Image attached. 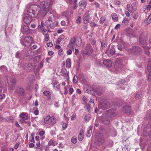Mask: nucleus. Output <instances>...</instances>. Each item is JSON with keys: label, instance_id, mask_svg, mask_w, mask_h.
<instances>
[{"label": "nucleus", "instance_id": "13d9d810", "mask_svg": "<svg viewBox=\"0 0 151 151\" xmlns=\"http://www.w3.org/2000/svg\"><path fill=\"white\" fill-rule=\"evenodd\" d=\"M54 144V142L53 140H50L48 143L49 145H53Z\"/></svg>", "mask_w": 151, "mask_h": 151}, {"label": "nucleus", "instance_id": "4c0bfd02", "mask_svg": "<svg viewBox=\"0 0 151 151\" xmlns=\"http://www.w3.org/2000/svg\"><path fill=\"white\" fill-rule=\"evenodd\" d=\"M142 96V95L141 94V93L138 92V93H136L135 95V97L136 98L139 99L141 98Z\"/></svg>", "mask_w": 151, "mask_h": 151}, {"label": "nucleus", "instance_id": "ea45409f", "mask_svg": "<svg viewBox=\"0 0 151 151\" xmlns=\"http://www.w3.org/2000/svg\"><path fill=\"white\" fill-rule=\"evenodd\" d=\"M81 20V18L80 17H78L77 19L76 20V23L78 24H79Z\"/></svg>", "mask_w": 151, "mask_h": 151}, {"label": "nucleus", "instance_id": "c756f323", "mask_svg": "<svg viewBox=\"0 0 151 151\" xmlns=\"http://www.w3.org/2000/svg\"><path fill=\"white\" fill-rule=\"evenodd\" d=\"M56 119L55 118V117L53 116H51L50 118V123L49 125H53L55 124L56 122Z\"/></svg>", "mask_w": 151, "mask_h": 151}, {"label": "nucleus", "instance_id": "4be33fe9", "mask_svg": "<svg viewBox=\"0 0 151 151\" xmlns=\"http://www.w3.org/2000/svg\"><path fill=\"white\" fill-rule=\"evenodd\" d=\"M87 5V3L84 0H81L79 3V6L80 8L85 9Z\"/></svg>", "mask_w": 151, "mask_h": 151}, {"label": "nucleus", "instance_id": "864d4df0", "mask_svg": "<svg viewBox=\"0 0 151 151\" xmlns=\"http://www.w3.org/2000/svg\"><path fill=\"white\" fill-rule=\"evenodd\" d=\"M68 124L66 123H64L62 124V128L63 129H66L67 127Z\"/></svg>", "mask_w": 151, "mask_h": 151}, {"label": "nucleus", "instance_id": "412c9836", "mask_svg": "<svg viewBox=\"0 0 151 151\" xmlns=\"http://www.w3.org/2000/svg\"><path fill=\"white\" fill-rule=\"evenodd\" d=\"M131 110V107L129 106H126L123 107V111L125 113H129Z\"/></svg>", "mask_w": 151, "mask_h": 151}, {"label": "nucleus", "instance_id": "7c9ffc66", "mask_svg": "<svg viewBox=\"0 0 151 151\" xmlns=\"http://www.w3.org/2000/svg\"><path fill=\"white\" fill-rule=\"evenodd\" d=\"M147 69L148 70H150L151 71V59H149L147 63Z\"/></svg>", "mask_w": 151, "mask_h": 151}, {"label": "nucleus", "instance_id": "473e14b6", "mask_svg": "<svg viewBox=\"0 0 151 151\" xmlns=\"http://www.w3.org/2000/svg\"><path fill=\"white\" fill-rule=\"evenodd\" d=\"M54 88H56V89H58L59 88L60 85L58 82H55V83L53 86Z\"/></svg>", "mask_w": 151, "mask_h": 151}, {"label": "nucleus", "instance_id": "6e6d98bb", "mask_svg": "<svg viewBox=\"0 0 151 151\" xmlns=\"http://www.w3.org/2000/svg\"><path fill=\"white\" fill-rule=\"evenodd\" d=\"M7 120V119L5 118H4L1 116H0V121H1L6 122Z\"/></svg>", "mask_w": 151, "mask_h": 151}, {"label": "nucleus", "instance_id": "393cba45", "mask_svg": "<svg viewBox=\"0 0 151 151\" xmlns=\"http://www.w3.org/2000/svg\"><path fill=\"white\" fill-rule=\"evenodd\" d=\"M68 73L69 72L65 69H63L62 71L61 75L63 76H65L66 78L65 79L68 80L69 77Z\"/></svg>", "mask_w": 151, "mask_h": 151}, {"label": "nucleus", "instance_id": "338daca9", "mask_svg": "<svg viewBox=\"0 0 151 151\" xmlns=\"http://www.w3.org/2000/svg\"><path fill=\"white\" fill-rule=\"evenodd\" d=\"M5 95L4 94H3L0 95V100L3 99L5 97Z\"/></svg>", "mask_w": 151, "mask_h": 151}, {"label": "nucleus", "instance_id": "e2e57ef3", "mask_svg": "<svg viewBox=\"0 0 151 151\" xmlns=\"http://www.w3.org/2000/svg\"><path fill=\"white\" fill-rule=\"evenodd\" d=\"M47 45L49 47H51L53 46V44L52 42H50L47 43Z\"/></svg>", "mask_w": 151, "mask_h": 151}, {"label": "nucleus", "instance_id": "423d86ee", "mask_svg": "<svg viewBox=\"0 0 151 151\" xmlns=\"http://www.w3.org/2000/svg\"><path fill=\"white\" fill-rule=\"evenodd\" d=\"M7 81L8 86L9 88L11 89H14L17 83V81L14 77L12 76L9 78Z\"/></svg>", "mask_w": 151, "mask_h": 151}, {"label": "nucleus", "instance_id": "9b49d317", "mask_svg": "<svg viewBox=\"0 0 151 151\" xmlns=\"http://www.w3.org/2000/svg\"><path fill=\"white\" fill-rule=\"evenodd\" d=\"M85 49L84 53L86 55L88 56L90 55L93 51L91 46L89 44L86 45V46L85 47Z\"/></svg>", "mask_w": 151, "mask_h": 151}, {"label": "nucleus", "instance_id": "6e6552de", "mask_svg": "<svg viewBox=\"0 0 151 151\" xmlns=\"http://www.w3.org/2000/svg\"><path fill=\"white\" fill-rule=\"evenodd\" d=\"M147 33L145 32L142 33L139 37L140 43L142 45H145L147 42Z\"/></svg>", "mask_w": 151, "mask_h": 151}, {"label": "nucleus", "instance_id": "20e7f679", "mask_svg": "<svg viewBox=\"0 0 151 151\" xmlns=\"http://www.w3.org/2000/svg\"><path fill=\"white\" fill-rule=\"evenodd\" d=\"M142 51L141 48L138 46H133L132 48L128 50V52L131 55L137 56L142 52Z\"/></svg>", "mask_w": 151, "mask_h": 151}, {"label": "nucleus", "instance_id": "49530a36", "mask_svg": "<svg viewBox=\"0 0 151 151\" xmlns=\"http://www.w3.org/2000/svg\"><path fill=\"white\" fill-rule=\"evenodd\" d=\"M101 47L102 49L105 47L106 46V42L105 41L101 42Z\"/></svg>", "mask_w": 151, "mask_h": 151}, {"label": "nucleus", "instance_id": "a878e982", "mask_svg": "<svg viewBox=\"0 0 151 151\" xmlns=\"http://www.w3.org/2000/svg\"><path fill=\"white\" fill-rule=\"evenodd\" d=\"M127 9L131 13H133L134 12V9L133 6L130 4H127Z\"/></svg>", "mask_w": 151, "mask_h": 151}, {"label": "nucleus", "instance_id": "f03ea898", "mask_svg": "<svg viewBox=\"0 0 151 151\" xmlns=\"http://www.w3.org/2000/svg\"><path fill=\"white\" fill-rule=\"evenodd\" d=\"M117 114V111L116 110L113 109L108 110L105 114H103L101 121L105 124H108L111 118L116 116Z\"/></svg>", "mask_w": 151, "mask_h": 151}, {"label": "nucleus", "instance_id": "a19ab883", "mask_svg": "<svg viewBox=\"0 0 151 151\" xmlns=\"http://www.w3.org/2000/svg\"><path fill=\"white\" fill-rule=\"evenodd\" d=\"M21 55V52L20 51H18L17 52L16 54V57L17 58H20Z\"/></svg>", "mask_w": 151, "mask_h": 151}, {"label": "nucleus", "instance_id": "bb28decb", "mask_svg": "<svg viewBox=\"0 0 151 151\" xmlns=\"http://www.w3.org/2000/svg\"><path fill=\"white\" fill-rule=\"evenodd\" d=\"M143 47L145 50V53L147 55H149L150 54V52L149 51V50L150 48V47L145 46H143Z\"/></svg>", "mask_w": 151, "mask_h": 151}, {"label": "nucleus", "instance_id": "7ed1b4c3", "mask_svg": "<svg viewBox=\"0 0 151 151\" xmlns=\"http://www.w3.org/2000/svg\"><path fill=\"white\" fill-rule=\"evenodd\" d=\"M128 59L127 57H120L116 59L115 61V68L117 70H119L123 67L122 63L126 62V61Z\"/></svg>", "mask_w": 151, "mask_h": 151}, {"label": "nucleus", "instance_id": "39448f33", "mask_svg": "<svg viewBox=\"0 0 151 151\" xmlns=\"http://www.w3.org/2000/svg\"><path fill=\"white\" fill-rule=\"evenodd\" d=\"M20 41L22 45L25 47H29L32 43V38L30 37H26L24 39H22Z\"/></svg>", "mask_w": 151, "mask_h": 151}, {"label": "nucleus", "instance_id": "9d476101", "mask_svg": "<svg viewBox=\"0 0 151 151\" xmlns=\"http://www.w3.org/2000/svg\"><path fill=\"white\" fill-rule=\"evenodd\" d=\"M99 106L102 109L105 110L109 108V102L107 101H101Z\"/></svg>", "mask_w": 151, "mask_h": 151}, {"label": "nucleus", "instance_id": "a18cd8bd", "mask_svg": "<svg viewBox=\"0 0 151 151\" xmlns=\"http://www.w3.org/2000/svg\"><path fill=\"white\" fill-rule=\"evenodd\" d=\"M6 67L4 65H2L0 67V70L2 71H4L6 70Z\"/></svg>", "mask_w": 151, "mask_h": 151}, {"label": "nucleus", "instance_id": "b1692460", "mask_svg": "<svg viewBox=\"0 0 151 151\" xmlns=\"http://www.w3.org/2000/svg\"><path fill=\"white\" fill-rule=\"evenodd\" d=\"M83 133V129H81L78 136V139L79 141H81L83 139L84 136Z\"/></svg>", "mask_w": 151, "mask_h": 151}, {"label": "nucleus", "instance_id": "0eeeda50", "mask_svg": "<svg viewBox=\"0 0 151 151\" xmlns=\"http://www.w3.org/2000/svg\"><path fill=\"white\" fill-rule=\"evenodd\" d=\"M104 142V136L99 134L95 139V142L98 145H102Z\"/></svg>", "mask_w": 151, "mask_h": 151}, {"label": "nucleus", "instance_id": "c9c22d12", "mask_svg": "<svg viewBox=\"0 0 151 151\" xmlns=\"http://www.w3.org/2000/svg\"><path fill=\"white\" fill-rule=\"evenodd\" d=\"M151 22V19L149 17L145 21V22L147 24H148Z\"/></svg>", "mask_w": 151, "mask_h": 151}, {"label": "nucleus", "instance_id": "aec40b11", "mask_svg": "<svg viewBox=\"0 0 151 151\" xmlns=\"http://www.w3.org/2000/svg\"><path fill=\"white\" fill-rule=\"evenodd\" d=\"M106 52L107 53H109V54H108V55L109 57L111 55H114L115 52V50L114 47H112L110 50H107Z\"/></svg>", "mask_w": 151, "mask_h": 151}, {"label": "nucleus", "instance_id": "2eb2a0df", "mask_svg": "<svg viewBox=\"0 0 151 151\" xmlns=\"http://www.w3.org/2000/svg\"><path fill=\"white\" fill-rule=\"evenodd\" d=\"M49 23L48 24V25L47 26V29L48 31L51 32V31L49 29V27L52 29H53L54 28L55 25L53 22L50 20L49 19H48V20H47L46 22V23Z\"/></svg>", "mask_w": 151, "mask_h": 151}, {"label": "nucleus", "instance_id": "69168bd1", "mask_svg": "<svg viewBox=\"0 0 151 151\" xmlns=\"http://www.w3.org/2000/svg\"><path fill=\"white\" fill-rule=\"evenodd\" d=\"M148 80L151 81V71L149 73L148 75Z\"/></svg>", "mask_w": 151, "mask_h": 151}, {"label": "nucleus", "instance_id": "f3484780", "mask_svg": "<svg viewBox=\"0 0 151 151\" xmlns=\"http://www.w3.org/2000/svg\"><path fill=\"white\" fill-rule=\"evenodd\" d=\"M89 11L86 12L83 17V20L84 23L86 24L89 22L88 18L89 17Z\"/></svg>", "mask_w": 151, "mask_h": 151}, {"label": "nucleus", "instance_id": "4468645a", "mask_svg": "<svg viewBox=\"0 0 151 151\" xmlns=\"http://www.w3.org/2000/svg\"><path fill=\"white\" fill-rule=\"evenodd\" d=\"M15 92L19 96H21L24 94V90L22 87L19 86L16 88Z\"/></svg>", "mask_w": 151, "mask_h": 151}, {"label": "nucleus", "instance_id": "c85d7f7f", "mask_svg": "<svg viewBox=\"0 0 151 151\" xmlns=\"http://www.w3.org/2000/svg\"><path fill=\"white\" fill-rule=\"evenodd\" d=\"M66 66L67 68H70L71 66V59L68 58L66 60Z\"/></svg>", "mask_w": 151, "mask_h": 151}, {"label": "nucleus", "instance_id": "774afa93", "mask_svg": "<svg viewBox=\"0 0 151 151\" xmlns=\"http://www.w3.org/2000/svg\"><path fill=\"white\" fill-rule=\"evenodd\" d=\"M62 41V40H60L59 38H58L56 42V44H60V42Z\"/></svg>", "mask_w": 151, "mask_h": 151}, {"label": "nucleus", "instance_id": "f8f14e48", "mask_svg": "<svg viewBox=\"0 0 151 151\" xmlns=\"http://www.w3.org/2000/svg\"><path fill=\"white\" fill-rule=\"evenodd\" d=\"M31 15L25 14L23 17V21L26 24H29L32 21Z\"/></svg>", "mask_w": 151, "mask_h": 151}, {"label": "nucleus", "instance_id": "bf43d9fd", "mask_svg": "<svg viewBox=\"0 0 151 151\" xmlns=\"http://www.w3.org/2000/svg\"><path fill=\"white\" fill-rule=\"evenodd\" d=\"M72 49H70L67 51V54L68 55H70L72 54Z\"/></svg>", "mask_w": 151, "mask_h": 151}, {"label": "nucleus", "instance_id": "ddd939ff", "mask_svg": "<svg viewBox=\"0 0 151 151\" xmlns=\"http://www.w3.org/2000/svg\"><path fill=\"white\" fill-rule=\"evenodd\" d=\"M94 101L91 99H90L88 103L87 104H86L85 107L86 110L89 112L90 109H92L94 107Z\"/></svg>", "mask_w": 151, "mask_h": 151}, {"label": "nucleus", "instance_id": "79ce46f5", "mask_svg": "<svg viewBox=\"0 0 151 151\" xmlns=\"http://www.w3.org/2000/svg\"><path fill=\"white\" fill-rule=\"evenodd\" d=\"M78 81L77 77L75 76L73 79V82L74 83H76Z\"/></svg>", "mask_w": 151, "mask_h": 151}, {"label": "nucleus", "instance_id": "680f3d73", "mask_svg": "<svg viewBox=\"0 0 151 151\" xmlns=\"http://www.w3.org/2000/svg\"><path fill=\"white\" fill-rule=\"evenodd\" d=\"M93 4L95 5L96 7L98 8H100V5L97 2H95Z\"/></svg>", "mask_w": 151, "mask_h": 151}, {"label": "nucleus", "instance_id": "5701e85b", "mask_svg": "<svg viewBox=\"0 0 151 151\" xmlns=\"http://www.w3.org/2000/svg\"><path fill=\"white\" fill-rule=\"evenodd\" d=\"M20 118L24 120H27L28 118V115L27 113H22L19 115Z\"/></svg>", "mask_w": 151, "mask_h": 151}, {"label": "nucleus", "instance_id": "72a5a7b5", "mask_svg": "<svg viewBox=\"0 0 151 151\" xmlns=\"http://www.w3.org/2000/svg\"><path fill=\"white\" fill-rule=\"evenodd\" d=\"M40 31H42L43 34L44 35L48 34L47 32V29L45 28H42L41 29L39 30Z\"/></svg>", "mask_w": 151, "mask_h": 151}, {"label": "nucleus", "instance_id": "c03bdc74", "mask_svg": "<svg viewBox=\"0 0 151 151\" xmlns=\"http://www.w3.org/2000/svg\"><path fill=\"white\" fill-rule=\"evenodd\" d=\"M45 37V40L46 42L48 41L49 40L50 37H49L48 34H47L44 35Z\"/></svg>", "mask_w": 151, "mask_h": 151}, {"label": "nucleus", "instance_id": "6ab92c4d", "mask_svg": "<svg viewBox=\"0 0 151 151\" xmlns=\"http://www.w3.org/2000/svg\"><path fill=\"white\" fill-rule=\"evenodd\" d=\"M74 38L73 37L70 40V42L68 45V47L71 49H73L75 45Z\"/></svg>", "mask_w": 151, "mask_h": 151}, {"label": "nucleus", "instance_id": "4d7b16f0", "mask_svg": "<svg viewBox=\"0 0 151 151\" xmlns=\"http://www.w3.org/2000/svg\"><path fill=\"white\" fill-rule=\"evenodd\" d=\"M120 25L119 24H117L114 28V29L116 30H118L120 28Z\"/></svg>", "mask_w": 151, "mask_h": 151}, {"label": "nucleus", "instance_id": "8fccbe9b", "mask_svg": "<svg viewBox=\"0 0 151 151\" xmlns=\"http://www.w3.org/2000/svg\"><path fill=\"white\" fill-rule=\"evenodd\" d=\"M90 40L92 44L94 45L95 44L96 42L94 38H91Z\"/></svg>", "mask_w": 151, "mask_h": 151}, {"label": "nucleus", "instance_id": "603ef678", "mask_svg": "<svg viewBox=\"0 0 151 151\" xmlns=\"http://www.w3.org/2000/svg\"><path fill=\"white\" fill-rule=\"evenodd\" d=\"M68 91L69 94L70 95H71L73 92L74 90L73 88H70L69 89Z\"/></svg>", "mask_w": 151, "mask_h": 151}, {"label": "nucleus", "instance_id": "f257e3e1", "mask_svg": "<svg viewBox=\"0 0 151 151\" xmlns=\"http://www.w3.org/2000/svg\"><path fill=\"white\" fill-rule=\"evenodd\" d=\"M49 9L48 3L44 1L41 2L39 7L35 5L30 6L28 9L27 12L29 14L31 13L33 16H37L40 14L43 17L47 14Z\"/></svg>", "mask_w": 151, "mask_h": 151}, {"label": "nucleus", "instance_id": "2f4dec72", "mask_svg": "<svg viewBox=\"0 0 151 151\" xmlns=\"http://www.w3.org/2000/svg\"><path fill=\"white\" fill-rule=\"evenodd\" d=\"M129 22V19L127 18H124L122 22V24L124 25L127 24Z\"/></svg>", "mask_w": 151, "mask_h": 151}, {"label": "nucleus", "instance_id": "5fc2aeb1", "mask_svg": "<svg viewBox=\"0 0 151 151\" xmlns=\"http://www.w3.org/2000/svg\"><path fill=\"white\" fill-rule=\"evenodd\" d=\"M117 48L120 51L122 50L123 47L121 45H119L117 46Z\"/></svg>", "mask_w": 151, "mask_h": 151}, {"label": "nucleus", "instance_id": "f704fd0d", "mask_svg": "<svg viewBox=\"0 0 151 151\" xmlns=\"http://www.w3.org/2000/svg\"><path fill=\"white\" fill-rule=\"evenodd\" d=\"M43 94L46 96H49L50 94V92L48 91H45L43 92Z\"/></svg>", "mask_w": 151, "mask_h": 151}, {"label": "nucleus", "instance_id": "0e129e2a", "mask_svg": "<svg viewBox=\"0 0 151 151\" xmlns=\"http://www.w3.org/2000/svg\"><path fill=\"white\" fill-rule=\"evenodd\" d=\"M99 122H98V121L96 120L94 124L95 126L97 127L99 126Z\"/></svg>", "mask_w": 151, "mask_h": 151}, {"label": "nucleus", "instance_id": "dca6fc26", "mask_svg": "<svg viewBox=\"0 0 151 151\" xmlns=\"http://www.w3.org/2000/svg\"><path fill=\"white\" fill-rule=\"evenodd\" d=\"M73 38H74V41L75 44L76 46H80L82 43L81 39V38L78 36H74L73 37Z\"/></svg>", "mask_w": 151, "mask_h": 151}, {"label": "nucleus", "instance_id": "37998d69", "mask_svg": "<svg viewBox=\"0 0 151 151\" xmlns=\"http://www.w3.org/2000/svg\"><path fill=\"white\" fill-rule=\"evenodd\" d=\"M125 82V81L124 80L122 79L119 81L118 84L120 85H123Z\"/></svg>", "mask_w": 151, "mask_h": 151}, {"label": "nucleus", "instance_id": "cd10ccee", "mask_svg": "<svg viewBox=\"0 0 151 151\" xmlns=\"http://www.w3.org/2000/svg\"><path fill=\"white\" fill-rule=\"evenodd\" d=\"M51 117L50 116H46L44 119V122L47 124H49L50 121V118Z\"/></svg>", "mask_w": 151, "mask_h": 151}, {"label": "nucleus", "instance_id": "de8ad7c7", "mask_svg": "<svg viewBox=\"0 0 151 151\" xmlns=\"http://www.w3.org/2000/svg\"><path fill=\"white\" fill-rule=\"evenodd\" d=\"M106 19V18L105 17H102L100 18V19L99 22L100 23H104V21H105Z\"/></svg>", "mask_w": 151, "mask_h": 151}, {"label": "nucleus", "instance_id": "09e8293b", "mask_svg": "<svg viewBox=\"0 0 151 151\" xmlns=\"http://www.w3.org/2000/svg\"><path fill=\"white\" fill-rule=\"evenodd\" d=\"M91 133H92V130L91 129L89 130L88 131V132L86 134V136L87 137H90L91 136Z\"/></svg>", "mask_w": 151, "mask_h": 151}, {"label": "nucleus", "instance_id": "a211bd4d", "mask_svg": "<svg viewBox=\"0 0 151 151\" xmlns=\"http://www.w3.org/2000/svg\"><path fill=\"white\" fill-rule=\"evenodd\" d=\"M103 63L105 66L109 68H110L112 66V62L110 60H103Z\"/></svg>", "mask_w": 151, "mask_h": 151}, {"label": "nucleus", "instance_id": "58836bf2", "mask_svg": "<svg viewBox=\"0 0 151 151\" xmlns=\"http://www.w3.org/2000/svg\"><path fill=\"white\" fill-rule=\"evenodd\" d=\"M45 25V24L43 22H41V24L40 25H39L38 26V29L39 30L41 29L42 28H44V27Z\"/></svg>", "mask_w": 151, "mask_h": 151}, {"label": "nucleus", "instance_id": "052dcab7", "mask_svg": "<svg viewBox=\"0 0 151 151\" xmlns=\"http://www.w3.org/2000/svg\"><path fill=\"white\" fill-rule=\"evenodd\" d=\"M71 141L73 143H76L77 141V139L76 138H72L71 139Z\"/></svg>", "mask_w": 151, "mask_h": 151}, {"label": "nucleus", "instance_id": "e433bc0d", "mask_svg": "<svg viewBox=\"0 0 151 151\" xmlns=\"http://www.w3.org/2000/svg\"><path fill=\"white\" fill-rule=\"evenodd\" d=\"M111 17L112 18L114 19L117 20L118 19L117 14L115 13H113L111 15Z\"/></svg>", "mask_w": 151, "mask_h": 151}, {"label": "nucleus", "instance_id": "1a4fd4ad", "mask_svg": "<svg viewBox=\"0 0 151 151\" xmlns=\"http://www.w3.org/2000/svg\"><path fill=\"white\" fill-rule=\"evenodd\" d=\"M21 30L23 34L28 35L30 33L31 30L29 28V26L24 25L22 27Z\"/></svg>", "mask_w": 151, "mask_h": 151}, {"label": "nucleus", "instance_id": "3c124183", "mask_svg": "<svg viewBox=\"0 0 151 151\" xmlns=\"http://www.w3.org/2000/svg\"><path fill=\"white\" fill-rule=\"evenodd\" d=\"M1 151H8V148L6 147H3L2 148Z\"/></svg>", "mask_w": 151, "mask_h": 151}]
</instances>
